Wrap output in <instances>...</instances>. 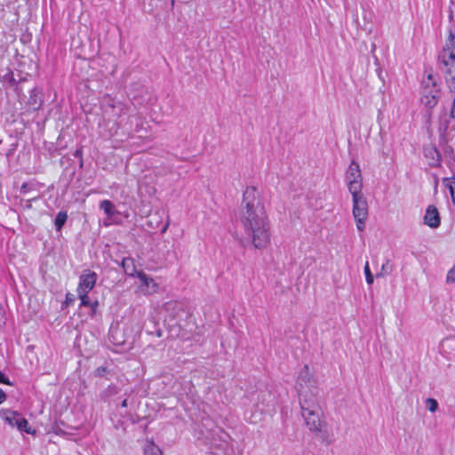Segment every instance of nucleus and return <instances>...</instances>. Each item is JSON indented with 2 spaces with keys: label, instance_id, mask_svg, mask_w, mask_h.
I'll return each instance as SVG.
<instances>
[{
  "label": "nucleus",
  "instance_id": "nucleus-1",
  "mask_svg": "<svg viewBox=\"0 0 455 455\" xmlns=\"http://www.w3.org/2000/svg\"><path fill=\"white\" fill-rule=\"evenodd\" d=\"M239 222L243 230L242 243L255 250H265L271 243L270 222L261 193L254 186L246 187L239 212Z\"/></svg>",
  "mask_w": 455,
  "mask_h": 455
},
{
  "label": "nucleus",
  "instance_id": "nucleus-2",
  "mask_svg": "<svg viewBox=\"0 0 455 455\" xmlns=\"http://www.w3.org/2000/svg\"><path fill=\"white\" fill-rule=\"evenodd\" d=\"M296 390L301 410L321 408L317 380L307 365L299 371Z\"/></svg>",
  "mask_w": 455,
  "mask_h": 455
},
{
  "label": "nucleus",
  "instance_id": "nucleus-3",
  "mask_svg": "<svg viewBox=\"0 0 455 455\" xmlns=\"http://www.w3.org/2000/svg\"><path fill=\"white\" fill-rule=\"evenodd\" d=\"M439 62L450 90L455 91V31H450L446 44L440 52Z\"/></svg>",
  "mask_w": 455,
  "mask_h": 455
},
{
  "label": "nucleus",
  "instance_id": "nucleus-4",
  "mask_svg": "<svg viewBox=\"0 0 455 455\" xmlns=\"http://www.w3.org/2000/svg\"><path fill=\"white\" fill-rule=\"evenodd\" d=\"M351 196L353 217L355 220L357 230L362 232L365 228V222L369 215L367 200L363 192L351 194Z\"/></svg>",
  "mask_w": 455,
  "mask_h": 455
},
{
  "label": "nucleus",
  "instance_id": "nucleus-5",
  "mask_svg": "<svg viewBox=\"0 0 455 455\" xmlns=\"http://www.w3.org/2000/svg\"><path fill=\"white\" fill-rule=\"evenodd\" d=\"M1 419L12 427H16L20 432H25L29 435H35L36 430L33 429L28 420L19 412L12 410H2L0 411Z\"/></svg>",
  "mask_w": 455,
  "mask_h": 455
},
{
  "label": "nucleus",
  "instance_id": "nucleus-6",
  "mask_svg": "<svg viewBox=\"0 0 455 455\" xmlns=\"http://www.w3.org/2000/svg\"><path fill=\"white\" fill-rule=\"evenodd\" d=\"M345 182L350 194L363 192V176L359 164L352 161L345 173Z\"/></svg>",
  "mask_w": 455,
  "mask_h": 455
},
{
  "label": "nucleus",
  "instance_id": "nucleus-7",
  "mask_svg": "<svg viewBox=\"0 0 455 455\" xmlns=\"http://www.w3.org/2000/svg\"><path fill=\"white\" fill-rule=\"evenodd\" d=\"M302 417L307 428L314 433H319L324 427L323 420L322 409L301 410Z\"/></svg>",
  "mask_w": 455,
  "mask_h": 455
},
{
  "label": "nucleus",
  "instance_id": "nucleus-8",
  "mask_svg": "<svg viewBox=\"0 0 455 455\" xmlns=\"http://www.w3.org/2000/svg\"><path fill=\"white\" fill-rule=\"evenodd\" d=\"M98 275L95 272L85 270L80 275L79 283L77 286V293H89L96 284Z\"/></svg>",
  "mask_w": 455,
  "mask_h": 455
},
{
  "label": "nucleus",
  "instance_id": "nucleus-9",
  "mask_svg": "<svg viewBox=\"0 0 455 455\" xmlns=\"http://www.w3.org/2000/svg\"><path fill=\"white\" fill-rule=\"evenodd\" d=\"M140 284L139 289L144 295H151L156 293L159 290V284L147 274L142 271L137 273Z\"/></svg>",
  "mask_w": 455,
  "mask_h": 455
},
{
  "label": "nucleus",
  "instance_id": "nucleus-10",
  "mask_svg": "<svg viewBox=\"0 0 455 455\" xmlns=\"http://www.w3.org/2000/svg\"><path fill=\"white\" fill-rule=\"evenodd\" d=\"M440 97L439 90L433 84L425 87L421 92V102L428 109H433L438 103Z\"/></svg>",
  "mask_w": 455,
  "mask_h": 455
},
{
  "label": "nucleus",
  "instance_id": "nucleus-11",
  "mask_svg": "<svg viewBox=\"0 0 455 455\" xmlns=\"http://www.w3.org/2000/svg\"><path fill=\"white\" fill-rule=\"evenodd\" d=\"M424 223L432 228H436L440 226L441 220L439 212L434 205H429L424 216Z\"/></svg>",
  "mask_w": 455,
  "mask_h": 455
},
{
  "label": "nucleus",
  "instance_id": "nucleus-12",
  "mask_svg": "<svg viewBox=\"0 0 455 455\" xmlns=\"http://www.w3.org/2000/svg\"><path fill=\"white\" fill-rule=\"evenodd\" d=\"M99 207L107 215L108 222H105V226H108L112 223L114 216L118 213L115 204L110 200L105 199L100 202Z\"/></svg>",
  "mask_w": 455,
  "mask_h": 455
},
{
  "label": "nucleus",
  "instance_id": "nucleus-13",
  "mask_svg": "<svg viewBox=\"0 0 455 455\" xmlns=\"http://www.w3.org/2000/svg\"><path fill=\"white\" fill-rule=\"evenodd\" d=\"M122 266L124 267V272L128 275H131V276L136 275L137 276V273L139 271H136L135 266H134V261H133L132 259H131V258H124L122 260Z\"/></svg>",
  "mask_w": 455,
  "mask_h": 455
},
{
  "label": "nucleus",
  "instance_id": "nucleus-14",
  "mask_svg": "<svg viewBox=\"0 0 455 455\" xmlns=\"http://www.w3.org/2000/svg\"><path fill=\"white\" fill-rule=\"evenodd\" d=\"M145 455H162L161 449L153 442H148L144 448Z\"/></svg>",
  "mask_w": 455,
  "mask_h": 455
},
{
  "label": "nucleus",
  "instance_id": "nucleus-15",
  "mask_svg": "<svg viewBox=\"0 0 455 455\" xmlns=\"http://www.w3.org/2000/svg\"><path fill=\"white\" fill-rule=\"evenodd\" d=\"M68 219V214L66 212H59L55 218V227L57 230H60L64 224L66 223Z\"/></svg>",
  "mask_w": 455,
  "mask_h": 455
},
{
  "label": "nucleus",
  "instance_id": "nucleus-16",
  "mask_svg": "<svg viewBox=\"0 0 455 455\" xmlns=\"http://www.w3.org/2000/svg\"><path fill=\"white\" fill-rule=\"evenodd\" d=\"M426 406L430 412H435L438 409V403L434 398L426 399Z\"/></svg>",
  "mask_w": 455,
  "mask_h": 455
},
{
  "label": "nucleus",
  "instance_id": "nucleus-17",
  "mask_svg": "<svg viewBox=\"0 0 455 455\" xmlns=\"http://www.w3.org/2000/svg\"><path fill=\"white\" fill-rule=\"evenodd\" d=\"M119 332V330L117 328H113L111 329L110 331V336L112 337L113 339V341L116 344V345H122L124 343L126 342V339H118L116 336Z\"/></svg>",
  "mask_w": 455,
  "mask_h": 455
},
{
  "label": "nucleus",
  "instance_id": "nucleus-18",
  "mask_svg": "<svg viewBox=\"0 0 455 455\" xmlns=\"http://www.w3.org/2000/svg\"><path fill=\"white\" fill-rule=\"evenodd\" d=\"M364 274H365L366 283L368 284H371L373 283L374 279H373V275L370 270V266H369L368 261L365 263V266H364Z\"/></svg>",
  "mask_w": 455,
  "mask_h": 455
},
{
  "label": "nucleus",
  "instance_id": "nucleus-19",
  "mask_svg": "<svg viewBox=\"0 0 455 455\" xmlns=\"http://www.w3.org/2000/svg\"><path fill=\"white\" fill-rule=\"evenodd\" d=\"M78 295V298L80 299L81 300V304L80 306L81 307H89L90 303H91V300L89 299V296H88V293H77Z\"/></svg>",
  "mask_w": 455,
  "mask_h": 455
},
{
  "label": "nucleus",
  "instance_id": "nucleus-20",
  "mask_svg": "<svg viewBox=\"0 0 455 455\" xmlns=\"http://www.w3.org/2000/svg\"><path fill=\"white\" fill-rule=\"evenodd\" d=\"M446 282L450 284H455V266H453L447 273Z\"/></svg>",
  "mask_w": 455,
  "mask_h": 455
},
{
  "label": "nucleus",
  "instance_id": "nucleus-21",
  "mask_svg": "<svg viewBox=\"0 0 455 455\" xmlns=\"http://www.w3.org/2000/svg\"><path fill=\"white\" fill-rule=\"evenodd\" d=\"M108 372V370L105 366H100L94 371V376L98 378L104 377Z\"/></svg>",
  "mask_w": 455,
  "mask_h": 455
},
{
  "label": "nucleus",
  "instance_id": "nucleus-22",
  "mask_svg": "<svg viewBox=\"0 0 455 455\" xmlns=\"http://www.w3.org/2000/svg\"><path fill=\"white\" fill-rule=\"evenodd\" d=\"M391 266L389 265V262L387 260L386 263H384L382 265V267H381V273L380 275H387L391 273ZM379 275V274H378V276Z\"/></svg>",
  "mask_w": 455,
  "mask_h": 455
},
{
  "label": "nucleus",
  "instance_id": "nucleus-23",
  "mask_svg": "<svg viewBox=\"0 0 455 455\" xmlns=\"http://www.w3.org/2000/svg\"><path fill=\"white\" fill-rule=\"evenodd\" d=\"M99 302L98 300L91 301L89 307L92 308V312L95 313L98 307Z\"/></svg>",
  "mask_w": 455,
  "mask_h": 455
},
{
  "label": "nucleus",
  "instance_id": "nucleus-24",
  "mask_svg": "<svg viewBox=\"0 0 455 455\" xmlns=\"http://www.w3.org/2000/svg\"><path fill=\"white\" fill-rule=\"evenodd\" d=\"M0 383L10 384L4 374L0 371Z\"/></svg>",
  "mask_w": 455,
  "mask_h": 455
},
{
  "label": "nucleus",
  "instance_id": "nucleus-25",
  "mask_svg": "<svg viewBox=\"0 0 455 455\" xmlns=\"http://www.w3.org/2000/svg\"><path fill=\"white\" fill-rule=\"evenodd\" d=\"M5 398H6L5 393L2 389H0V403L4 402Z\"/></svg>",
  "mask_w": 455,
  "mask_h": 455
},
{
  "label": "nucleus",
  "instance_id": "nucleus-26",
  "mask_svg": "<svg viewBox=\"0 0 455 455\" xmlns=\"http://www.w3.org/2000/svg\"><path fill=\"white\" fill-rule=\"evenodd\" d=\"M451 194L452 201L455 204V187L454 188L451 187Z\"/></svg>",
  "mask_w": 455,
  "mask_h": 455
},
{
  "label": "nucleus",
  "instance_id": "nucleus-27",
  "mask_svg": "<svg viewBox=\"0 0 455 455\" xmlns=\"http://www.w3.org/2000/svg\"><path fill=\"white\" fill-rule=\"evenodd\" d=\"M127 403H128L127 399H124V400L122 402L121 406H122V407H124V408L127 407Z\"/></svg>",
  "mask_w": 455,
  "mask_h": 455
},
{
  "label": "nucleus",
  "instance_id": "nucleus-28",
  "mask_svg": "<svg viewBox=\"0 0 455 455\" xmlns=\"http://www.w3.org/2000/svg\"><path fill=\"white\" fill-rule=\"evenodd\" d=\"M81 155H82V151L81 150H76V154H75L76 156H80Z\"/></svg>",
  "mask_w": 455,
  "mask_h": 455
},
{
  "label": "nucleus",
  "instance_id": "nucleus-29",
  "mask_svg": "<svg viewBox=\"0 0 455 455\" xmlns=\"http://www.w3.org/2000/svg\"><path fill=\"white\" fill-rule=\"evenodd\" d=\"M26 187H27V186H26L25 184H24V185H22V187H21V190H26Z\"/></svg>",
  "mask_w": 455,
  "mask_h": 455
},
{
  "label": "nucleus",
  "instance_id": "nucleus-30",
  "mask_svg": "<svg viewBox=\"0 0 455 455\" xmlns=\"http://www.w3.org/2000/svg\"><path fill=\"white\" fill-rule=\"evenodd\" d=\"M109 388L116 389V387L109 386Z\"/></svg>",
  "mask_w": 455,
  "mask_h": 455
},
{
  "label": "nucleus",
  "instance_id": "nucleus-31",
  "mask_svg": "<svg viewBox=\"0 0 455 455\" xmlns=\"http://www.w3.org/2000/svg\"><path fill=\"white\" fill-rule=\"evenodd\" d=\"M174 2H175V0H172V5L174 4Z\"/></svg>",
  "mask_w": 455,
  "mask_h": 455
}]
</instances>
